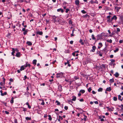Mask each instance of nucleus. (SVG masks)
<instances>
[{
  "mask_svg": "<svg viewBox=\"0 0 123 123\" xmlns=\"http://www.w3.org/2000/svg\"><path fill=\"white\" fill-rule=\"evenodd\" d=\"M63 76V73L62 72L57 73L56 74V77L57 78H61Z\"/></svg>",
  "mask_w": 123,
  "mask_h": 123,
  "instance_id": "nucleus-1",
  "label": "nucleus"
},
{
  "mask_svg": "<svg viewBox=\"0 0 123 123\" xmlns=\"http://www.w3.org/2000/svg\"><path fill=\"white\" fill-rule=\"evenodd\" d=\"M103 33H102L101 34H100L99 35H98L96 37L97 38V40H98L102 38L103 36H104L103 35Z\"/></svg>",
  "mask_w": 123,
  "mask_h": 123,
  "instance_id": "nucleus-2",
  "label": "nucleus"
},
{
  "mask_svg": "<svg viewBox=\"0 0 123 123\" xmlns=\"http://www.w3.org/2000/svg\"><path fill=\"white\" fill-rule=\"evenodd\" d=\"M80 3V2L79 0H76L75 1V4L77 6H79ZM78 7H79V6H78Z\"/></svg>",
  "mask_w": 123,
  "mask_h": 123,
  "instance_id": "nucleus-3",
  "label": "nucleus"
},
{
  "mask_svg": "<svg viewBox=\"0 0 123 123\" xmlns=\"http://www.w3.org/2000/svg\"><path fill=\"white\" fill-rule=\"evenodd\" d=\"M31 94L28 91L26 92L24 94L26 96L28 97H29L30 95H31Z\"/></svg>",
  "mask_w": 123,
  "mask_h": 123,
  "instance_id": "nucleus-4",
  "label": "nucleus"
},
{
  "mask_svg": "<svg viewBox=\"0 0 123 123\" xmlns=\"http://www.w3.org/2000/svg\"><path fill=\"white\" fill-rule=\"evenodd\" d=\"M96 49V47L95 46H93L92 47V49H91L90 51V52H94L95 51V50Z\"/></svg>",
  "mask_w": 123,
  "mask_h": 123,
  "instance_id": "nucleus-5",
  "label": "nucleus"
},
{
  "mask_svg": "<svg viewBox=\"0 0 123 123\" xmlns=\"http://www.w3.org/2000/svg\"><path fill=\"white\" fill-rule=\"evenodd\" d=\"M43 34V32L42 31H37L36 32V36H37V34L40 35H42Z\"/></svg>",
  "mask_w": 123,
  "mask_h": 123,
  "instance_id": "nucleus-6",
  "label": "nucleus"
},
{
  "mask_svg": "<svg viewBox=\"0 0 123 123\" xmlns=\"http://www.w3.org/2000/svg\"><path fill=\"white\" fill-rule=\"evenodd\" d=\"M62 86L59 85L58 86V90L60 92H61L62 91Z\"/></svg>",
  "mask_w": 123,
  "mask_h": 123,
  "instance_id": "nucleus-7",
  "label": "nucleus"
},
{
  "mask_svg": "<svg viewBox=\"0 0 123 123\" xmlns=\"http://www.w3.org/2000/svg\"><path fill=\"white\" fill-rule=\"evenodd\" d=\"M29 67L31 66V65L29 64H28L27 62L25 65H24V67L25 68L27 67Z\"/></svg>",
  "mask_w": 123,
  "mask_h": 123,
  "instance_id": "nucleus-8",
  "label": "nucleus"
},
{
  "mask_svg": "<svg viewBox=\"0 0 123 123\" xmlns=\"http://www.w3.org/2000/svg\"><path fill=\"white\" fill-rule=\"evenodd\" d=\"M98 45L99 46L98 47V49H100L103 46V44L102 43H98Z\"/></svg>",
  "mask_w": 123,
  "mask_h": 123,
  "instance_id": "nucleus-9",
  "label": "nucleus"
},
{
  "mask_svg": "<svg viewBox=\"0 0 123 123\" xmlns=\"http://www.w3.org/2000/svg\"><path fill=\"white\" fill-rule=\"evenodd\" d=\"M96 54H97L99 55V56L100 57L102 56V54L101 53V52L100 51H98L97 52Z\"/></svg>",
  "mask_w": 123,
  "mask_h": 123,
  "instance_id": "nucleus-10",
  "label": "nucleus"
},
{
  "mask_svg": "<svg viewBox=\"0 0 123 123\" xmlns=\"http://www.w3.org/2000/svg\"><path fill=\"white\" fill-rule=\"evenodd\" d=\"M21 53L20 52H17L16 55V56L17 57H19L20 56Z\"/></svg>",
  "mask_w": 123,
  "mask_h": 123,
  "instance_id": "nucleus-11",
  "label": "nucleus"
},
{
  "mask_svg": "<svg viewBox=\"0 0 123 123\" xmlns=\"http://www.w3.org/2000/svg\"><path fill=\"white\" fill-rule=\"evenodd\" d=\"M57 11L58 12H59L60 11H61V12L62 13L64 12L63 10L61 8L57 9Z\"/></svg>",
  "mask_w": 123,
  "mask_h": 123,
  "instance_id": "nucleus-12",
  "label": "nucleus"
},
{
  "mask_svg": "<svg viewBox=\"0 0 123 123\" xmlns=\"http://www.w3.org/2000/svg\"><path fill=\"white\" fill-rule=\"evenodd\" d=\"M117 18V17L115 15H114L112 18V19H114L115 21H116Z\"/></svg>",
  "mask_w": 123,
  "mask_h": 123,
  "instance_id": "nucleus-13",
  "label": "nucleus"
},
{
  "mask_svg": "<svg viewBox=\"0 0 123 123\" xmlns=\"http://www.w3.org/2000/svg\"><path fill=\"white\" fill-rule=\"evenodd\" d=\"M115 9L118 12L119 11V9L121 8V7L115 6Z\"/></svg>",
  "mask_w": 123,
  "mask_h": 123,
  "instance_id": "nucleus-14",
  "label": "nucleus"
},
{
  "mask_svg": "<svg viewBox=\"0 0 123 123\" xmlns=\"http://www.w3.org/2000/svg\"><path fill=\"white\" fill-rule=\"evenodd\" d=\"M25 68L24 67V65L20 67V70L21 71L24 70L25 69Z\"/></svg>",
  "mask_w": 123,
  "mask_h": 123,
  "instance_id": "nucleus-15",
  "label": "nucleus"
},
{
  "mask_svg": "<svg viewBox=\"0 0 123 123\" xmlns=\"http://www.w3.org/2000/svg\"><path fill=\"white\" fill-rule=\"evenodd\" d=\"M12 55L13 56H14V54L15 52V50L14 48H12Z\"/></svg>",
  "mask_w": 123,
  "mask_h": 123,
  "instance_id": "nucleus-16",
  "label": "nucleus"
},
{
  "mask_svg": "<svg viewBox=\"0 0 123 123\" xmlns=\"http://www.w3.org/2000/svg\"><path fill=\"white\" fill-rule=\"evenodd\" d=\"M111 90V87H107V88L106 91H108L109 92H110Z\"/></svg>",
  "mask_w": 123,
  "mask_h": 123,
  "instance_id": "nucleus-17",
  "label": "nucleus"
},
{
  "mask_svg": "<svg viewBox=\"0 0 123 123\" xmlns=\"http://www.w3.org/2000/svg\"><path fill=\"white\" fill-rule=\"evenodd\" d=\"M37 62V60H33V61L32 63L35 65H36V64Z\"/></svg>",
  "mask_w": 123,
  "mask_h": 123,
  "instance_id": "nucleus-18",
  "label": "nucleus"
},
{
  "mask_svg": "<svg viewBox=\"0 0 123 123\" xmlns=\"http://www.w3.org/2000/svg\"><path fill=\"white\" fill-rule=\"evenodd\" d=\"M27 44H28V46H31L32 45V43L30 41H27Z\"/></svg>",
  "mask_w": 123,
  "mask_h": 123,
  "instance_id": "nucleus-19",
  "label": "nucleus"
},
{
  "mask_svg": "<svg viewBox=\"0 0 123 123\" xmlns=\"http://www.w3.org/2000/svg\"><path fill=\"white\" fill-rule=\"evenodd\" d=\"M92 40H95V42H96V38L94 37V36L93 34L92 35Z\"/></svg>",
  "mask_w": 123,
  "mask_h": 123,
  "instance_id": "nucleus-20",
  "label": "nucleus"
},
{
  "mask_svg": "<svg viewBox=\"0 0 123 123\" xmlns=\"http://www.w3.org/2000/svg\"><path fill=\"white\" fill-rule=\"evenodd\" d=\"M73 98L72 99V100L73 101H75L76 100V97L75 96H73L72 97Z\"/></svg>",
  "mask_w": 123,
  "mask_h": 123,
  "instance_id": "nucleus-21",
  "label": "nucleus"
},
{
  "mask_svg": "<svg viewBox=\"0 0 123 123\" xmlns=\"http://www.w3.org/2000/svg\"><path fill=\"white\" fill-rule=\"evenodd\" d=\"M79 42L82 45L84 44V43L83 42V40L81 39H80V40Z\"/></svg>",
  "mask_w": 123,
  "mask_h": 123,
  "instance_id": "nucleus-22",
  "label": "nucleus"
},
{
  "mask_svg": "<svg viewBox=\"0 0 123 123\" xmlns=\"http://www.w3.org/2000/svg\"><path fill=\"white\" fill-rule=\"evenodd\" d=\"M119 75V74L117 72H116L115 73V74H114V75H115V77H118Z\"/></svg>",
  "mask_w": 123,
  "mask_h": 123,
  "instance_id": "nucleus-23",
  "label": "nucleus"
},
{
  "mask_svg": "<svg viewBox=\"0 0 123 123\" xmlns=\"http://www.w3.org/2000/svg\"><path fill=\"white\" fill-rule=\"evenodd\" d=\"M109 81L111 83L114 82V79L113 78L112 79H110L109 80Z\"/></svg>",
  "mask_w": 123,
  "mask_h": 123,
  "instance_id": "nucleus-24",
  "label": "nucleus"
},
{
  "mask_svg": "<svg viewBox=\"0 0 123 123\" xmlns=\"http://www.w3.org/2000/svg\"><path fill=\"white\" fill-rule=\"evenodd\" d=\"M25 119L27 120H31V117H25Z\"/></svg>",
  "mask_w": 123,
  "mask_h": 123,
  "instance_id": "nucleus-25",
  "label": "nucleus"
},
{
  "mask_svg": "<svg viewBox=\"0 0 123 123\" xmlns=\"http://www.w3.org/2000/svg\"><path fill=\"white\" fill-rule=\"evenodd\" d=\"M14 99V98L13 97H12V98L11 99V100L10 101V102L11 103L13 104V103Z\"/></svg>",
  "mask_w": 123,
  "mask_h": 123,
  "instance_id": "nucleus-26",
  "label": "nucleus"
},
{
  "mask_svg": "<svg viewBox=\"0 0 123 123\" xmlns=\"http://www.w3.org/2000/svg\"><path fill=\"white\" fill-rule=\"evenodd\" d=\"M121 96L120 95H118V99L121 101H122V99H121Z\"/></svg>",
  "mask_w": 123,
  "mask_h": 123,
  "instance_id": "nucleus-27",
  "label": "nucleus"
},
{
  "mask_svg": "<svg viewBox=\"0 0 123 123\" xmlns=\"http://www.w3.org/2000/svg\"><path fill=\"white\" fill-rule=\"evenodd\" d=\"M103 88H99L98 90V92H102L103 91Z\"/></svg>",
  "mask_w": 123,
  "mask_h": 123,
  "instance_id": "nucleus-28",
  "label": "nucleus"
},
{
  "mask_svg": "<svg viewBox=\"0 0 123 123\" xmlns=\"http://www.w3.org/2000/svg\"><path fill=\"white\" fill-rule=\"evenodd\" d=\"M28 106V107L30 109H31V106L29 104V103L28 102L26 103V104Z\"/></svg>",
  "mask_w": 123,
  "mask_h": 123,
  "instance_id": "nucleus-29",
  "label": "nucleus"
},
{
  "mask_svg": "<svg viewBox=\"0 0 123 123\" xmlns=\"http://www.w3.org/2000/svg\"><path fill=\"white\" fill-rule=\"evenodd\" d=\"M28 29H26L25 31H24V32H23V34L24 35H25L26 34L28 31Z\"/></svg>",
  "mask_w": 123,
  "mask_h": 123,
  "instance_id": "nucleus-30",
  "label": "nucleus"
},
{
  "mask_svg": "<svg viewBox=\"0 0 123 123\" xmlns=\"http://www.w3.org/2000/svg\"><path fill=\"white\" fill-rule=\"evenodd\" d=\"M64 52L66 53H70L69 49H68L67 50H66Z\"/></svg>",
  "mask_w": 123,
  "mask_h": 123,
  "instance_id": "nucleus-31",
  "label": "nucleus"
},
{
  "mask_svg": "<svg viewBox=\"0 0 123 123\" xmlns=\"http://www.w3.org/2000/svg\"><path fill=\"white\" fill-rule=\"evenodd\" d=\"M21 108L23 109V111L25 112V111L27 110L24 107H21Z\"/></svg>",
  "mask_w": 123,
  "mask_h": 123,
  "instance_id": "nucleus-32",
  "label": "nucleus"
},
{
  "mask_svg": "<svg viewBox=\"0 0 123 123\" xmlns=\"http://www.w3.org/2000/svg\"><path fill=\"white\" fill-rule=\"evenodd\" d=\"M85 91L84 90H81L80 91V92L82 94L84 93H85Z\"/></svg>",
  "mask_w": 123,
  "mask_h": 123,
  "instance_id": "nucleus-33",
  "label": "nucleus"
},
{
  "mask_svg": "<svg viewBox=\"0 0 123 123\" xmlns=\"http://www.w3.org/2000/svg\"><path fill=\"white\" fill-rule=\"evenodd\" d=\"M48 116L49 117L48 118L49 120L50 121H51L52 120V118L51 115H48Z\"/></svg>",
  "mask_w": 123,
  "mask_h": 123,
  "instance_id": "nucleus-34",
  "label": "nucleus"
},
{
  "mask_svg": "<svg viewBox=\"0 0 123 123\" xmlns=\"http://www.w3.org/2000/svg\"><path fill=\"white\" fill-rule=\"evenodd\" d=\"M55 103H57V105H60V102H59L57 100H56L55 101Z\"/></svg>",
  "mask_w": 123,
  "mask_h": 123,
  "instance_id": "nucleus-35",
  "label": "nucleus"
},
{
  "mask_svg": "<svg viewBox=\"0 0 123 123\" xmlns=\"http://www.w3.org/2000/svg\"><path fill=\"white\" fill-rule=\"evenodd\" d=\"M107 41L108 42H109L110 43H112V40L111 39L109 40L108 39Z\"/></svg>",
  "mask_w": 123,
  "mask_h": 123,
  "instance_id": "nucleus-36",
  "label": "nucleus"
},
{
  "mask_svg": "<svg viewBox=\"0 0 123 123\" xmlns=\"http://www.w3.org/2000/svg\"><path fill=\"white\" fill-rule=\"evenodd\" d=\"M92 90V89H91V87H89L88 88V91L89 92H90Z\"/></svg>",
  "mask_w": 123,
  "mask_h": 123,
  "instance_id": "nucleus-37",
  "label": "nucleus"
},
{
  "mask_svg": "<svg viewBox=\"0 0 123 123\" xmlns=\"http://www.w3.org/2000/svg\"><path fill=\"white\" fill-rule=\"evenodd\" d=\"M81 12L83 14H85L86 13V12L84 10H82L81 11Z\"/></svg>",
  "mask_w": 123,
  "mask_h": 123,
  "instance_id": "nucleus-38",
  "label": "nucleus"
},
{
  "mask_svg": "<svg viewBox=\"0 0 123 123\" xmlns=\"http://www.w3.org/2000/svg\"><path fill=\"white\" fill-rule=\"evenodd\" d=\"M113 99L114 101H116L117 100V98L115 97H114L113 98Z\"/></svg>",
  "mask_w": 123,
  "mask_h": 123,
  "instance_id": "nucleus-39",
  "label": "nucleus"
},
{
  "mask_svg": "<svg viewBox=\"0 0 123 123\" xmlns=\"http://www.w3.org/2000/svg\"><path fill=\"white\" fill-rule=\"evenodd\" d=\"M119 49L118 48H117L115 50H114V52L116 53L119 50Z\"/></svg>",
  "mask_w": 123,
  "mask_h": 123,
  "instance_id": "nucleus-40",
  "label": "nucleus"
},
{
  "mask_svg": "<svg viewBox=\"0 0 123 123\" xmlns=\"http://www.w3.org/2000/svg\"><path fill=\"white\" fill-rule=\"evenodd\" d=\"M110 61H111L112 63H113V62H115V60L114 59H111Z\"/></svg>",
  "mask_w": 123,
  "mask_h": 123,
  "instance_id": "nucleus-41",
  "label": "nucleus"
},
{
  "mask_svg": "<svg viewBox=\"0 0 123 123\" xmlns=\"http://www.w3.org/2000/svg\"><path fill=\"white\" fill-rule=\"evenodd\" d=\"M7 92H4V93H3L2 96H4L5 95H6L7 94Z\"/></svg>",
  "mask_w": 123,
  "mask_h": 123,
  "instance_id": "nucleus-42",
  "label": "nucleus"
},
{
  "mask_svg": "<svg viewBox=\"0 0 123 123\" xmlns=\"http://www.w3.org/2000/svg\"><path fill=\"white\" fill-rule=\"evenodd\" d=\"M106 10H111V8H109V7H106Z\"/></svg>",
  "mask_w": 123,
  "mask_h": 123,
  "instance_id": "nucleus-43",
  "label": "nucleus"
},
{
  "mask_svg": "<svg viewBox=\"0 0 123 123\" xmlns=\"http://www.w3.org/2000/svg\"><path fill=\"white\" fill-rule=\"evenodd\" d=\"M69 11H70V10L69 9H68V8L66 9V13H67Z\"/></svg>",
  "mask_w": 123,
  "mask_h": 123,
  "instance_id": "nucleus-44",
  "label": "nucleus"
},
{
  "mask_svg": "<svg viewBox=\"0 0 123 123\" xmlns=\"http://www.w3.org/2000/svg\"><path fill=\"white\" fill-rule=\"evenodd\" d=\"M42 102L41 103V104L43 105H44L45 104V103L44 101L43 100H42Z\"/></svg>",
  "mask_w": 123,
  "mask_h": 123,
  "instance_id": "nucleus-45",
  "label": "nucleus"
},
{
  "mask_svg": "<svg viewBox=\"0 0 123 123\" xmlns=\"http://www.w3.org/2000/svg\"><path fill=\"white\" fill-rule=\"evenodd\" d=\"M64 108L65 110H67L68 109V107L67 106H65Z\"/></svg>",
  "mask_w": 123,
  "mask_h": 123,
  "instance_id": "nucleus-46",
  "label": "nucleus"
},
{
  "mask_svg": "<svg viewBox=\"0 0 123 123\" xmlns=\"http://www.w3.org/2000/svg\"><path fill=\"white\" fill-rule=\"evenodd\" d=\"M59 118L60 119H61V120H62L63 119L62 117H61L60 116H59Z\"/></svg>",
  "mask_w": 123,
  "mask_h": 123,
  "instance_id": "nucleus-47",
  "label": "nucleus"
},
{
  "mask_svg": "<svg viewBox=\"0 0 123 123\" xmlns=\"http://www.w3.org/2000/svg\"><path fill=\"white\" fill-rule=\"evenodd\" d=\"M117 32H120V30L119 28H117Z\"/></svg>",
  "mask_w": 123,
  "mask_h": 123,
  "instance_id": "nucleus-48",
  "label": "nucleus"
},
{
  "mask_svg": "<svg viewBox=\"0 0 123 123\" xmlns=\"http://www.w3.org/2000/svg\"><path fill=\"white\" fill-rule=\"evenodd\" d=\"M110 18L108 19L107 20V22L108 23H110L111 22L110 21Z\"/></svg>",
  "mask_w": 123,
  "mask_h": 123,
  "instance_id": "nucleus-49",
  "label": "nucleus"
},
{
  "mask_svg": "<svg viewBox=\"0 0 123 123\" xmlns=\"http://www.w3.org/2000/svg\"><path fill=\"white\" fill-rule=\"evenodd\" d=\"M14 123H18L17 120V119H14Z\"/></svg>",
  "mask_w": 123,
  "mask_h": 123,
  "instance_id": "nucleus-50",
  "label": "nucleus"
},
{
  "mask_svg": "<svg viewBox=\"0 0 123 123\" xmlns=\"http://www.w3.org/2000/svg\"><path fill=\"white\" fill-rule=\"evenodd\" d=\"M106 48H105L103 49V51H104V52H107L106 51Z\"/></svg>",
  "mask_w": 123,
  "mask_h": 123,
  "instance_id": "nucleus-51",
  "label": "nucleus"
},
{
  "mask_svg": "<svg viewBox=\"0 0 123 123\" xmlns=\"http://www.w3.org/2000/svg\"><path fill=\"white\" fill-rule=\"evenodd\" d=\"M69 24H72V22L71 20H69Z\"/></svg>",
  "mask_w": 123,
  "mask_h": 123,
  "instance_id": "nucleus-52",
  "label": "nucleus"
},
{
  "mask_svg": "<svg viewBox=\"0 0 123 123\" xmlns=\"http://www.w3.org/2000/svg\"><path fill=\"white\" fill-rule=\"evenodd\" d=\"M100 119V121H104V120L103 119V118H102L101 117L100 118H99Z\"/></svg>",
  "mask_w": 123,
  "mask_h": 123,
  "instance_id": "nucleus-53",
  "label": "nucleus"
},
{
  "mask_svg": "<svg viewBox=\"0 0 123 123\" xmlns=\"http://www.w3.org/2000/svg\"><path fill=\"white\" fill-rule=\"evenodd\" d=\"M10 33H8L7 35L6 36V37H10Z\"/></svg>",
  "mask_w": 123,
  "mask_h": 123,
  "instance_id": "nucleus-54",
  "label": "nucleus"
},
{
  "mask_svg": "<svg viewBox=\"0 0 123 123\" xmlns=\"http://www.w3.org/2000/svg\"><path fill=\"white\" fill-rule=\"evenodd\" d=\"M75 52H73L72 54V55H73L74 56H75Z\"/></svg>",
  "mask_w": 123,
  "mask_h": 123,
  "instance_id": "nucleus-55",
  "label": "nucleus"
},
{
  "mask_svg": "<svg viewBox=\"0 0 123 123\" xmlns=\"http://www.w3.org/2000/svg\"><path fill=\"white\" fill-rule=\"evenodd\" d=\"M80 101V102H83L84 101L83 99L81 98L79 100Z\"/></svg>",
  "mask_w": 123,
  "mask_h": 123,
  "instance_id": "nucleus-56",
  "label": "nucleus"
},
{
  "mask_svg": "<svg viewBox=\"0 0 123 123\" xmlns=\"http://www.w3.org/2000/svg\"><path fill=\"white\" fill-rule=\"evenodd\" d=\"M3 81L4 82V84H5V79L4 78H3Z\"/></svg>",
  "mask_w": 123,
  "mask_h": 123,
  "instance_id": "nucleus-57",
  "label": "nucleus"
},
{
  "mask_svg": "<svg viewBox=\"0 0 123 123\" xmlns=\"http://www.w3.org/2000/svg\"><path fill=\"white\" fill-rule=\"evenodd\" d=\"M0 85L2 86H3V85H4V83H3L2 82H0Z\"/></svg>",
  "mask_w": 123,
  "mask_h": 123,
  "instance_id": "nucleus-58",
  "label": "nucleus"
},
{
  "mask_svg": "<svg viewBox=\"0 0 123 123\" xmlns=\"http://www.w3.org/2000/svg\"><path fill=\"white\" fill-rule=\"evenodd\" d=\"M106 1V0H104L102 1V3L104 4L105 3Z\"/></svg>",
  "mask_w": 123,
  "mask_h": 123,
  "instance_id": "nucleus-59",
  "label": "nucleus"
},
{
  "mask_svg": "<svg viewBox=\"0 0 123 123\" xmlns=\"http://www.w3.org/2000/svg\"><path fill=\"white\" fill-rule=\"evenodd\" d=\"M5 113L7 114H8L9 113V112L7 111H5Z\"/></svg>",
  "mask_w": 123,
  "mask_h": 123,
  "instance_id": "nucleus-60",
  "label": "nucleus"
},
{
  "mask_svg": "<svg viewBox=\"0 0 123 123\" xmlns=\"http://www.w3.org/2000/svg\"><path fill=\"white\" fill-rule=\"evenodd\" d=\"M120 18L121 19V20L123 21V16H120Z\"/></svg>",
  "mask_w": 123,
  "mask_h": 123,
  "instance_id": "nucleus-61",
  "label": "nucleus"
},
{
  "mask_svg": "<svg viewBox=\"0 0 123 123\" xmlns=\"http://www.w3.org/2000/svg\"><path fill=\"white\" fill-rule=\"evenodd\" d=\"M94 102L95 103V104H98V101H94Z\"/></svg>",
  "mask_w": 123,
  "mask_h": 123,
  "instance_id": "nucleus-62",
  "label": "nucleus"
},
{
  "mask_svg": "<svg viewBox=\"0 0 123 123\" xmlns=\"http://www.w3.org/2000/svg\"><path fill=\"white\" fill-rule=\"evenodd\" d=\"M24 80L26 79L27 78V76L26 75H25L24 77Z\"/></svg>",
  "mask_w": 123,
  "mask_h": 123,
  "instance_id": "nucleus-63",
  "label": "nucleus"
},
{
  "mask_svg": "<svg viewBox=\"0 0 123 123\" xmlns=\"http://www.w3.org/2000/svg\"><path fill=\"white\" fill-rule=\"evenodd\" d=\"M48 116L47 114H45L44 116V117L45 118H46Z\"/></svg>",
  "mask_w": 123,
  "mask_h": 123,
  "instance_id": "nucleus-64",
  "label": "nucleus"
}]
</instances>
